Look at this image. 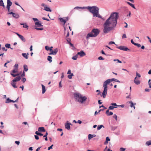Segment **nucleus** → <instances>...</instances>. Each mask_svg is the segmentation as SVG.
Segmentation results:
<instances>
[{
  "label": "nucleus",
  "mask_w": 151,
  "mask_h": 151,
  "mask_svg": "<svg viewBox=\"0 0 151 151\" xmlns=\"http://www.w3.org/2000/svg\"><path fill=\"white\" fill-rule=\"evenodd\" d=\"M35 25H37V27H42L43 25H42L40 22L38 21L35 22Z\"/></svg>",
  "instance_id": "18"
},
{
  "label": "nucleus",
  "mask_w": 151,
  "mask_h": 151,
  "mask_svg": "<svg viewBox=\"0 0 151 151\" xmlns=\"http://www.w3.org/2000/svg\"><path fill=\"white\" fill-rule=\"evenodd\" d=\"M0 6H4V3L3 1V0H1L0 1Z\"/></svg>",
  "instance_id": "35"
},
{
  "label": "nucleus",
  "mask_w": 151,
  "mask_h": 151,
  "mask_svg": "<svg viewBox=\"0 0 151 151\" xmlns=\"http://www.w3.org/2000/svg\"><path fill=\"white\" fill-rule=\"evenodd\" d=\"M71 73H72L71 72V70L70 69L68 70L67 73L68 74H71Z\"/></svg>",
  "instance_id": "64"
},
{
  "label": "nucleus",
  "mask_w": 151,
  "mask_h": 151,
  "mask_svg": "<svg viewBox=\"0 0 151 151\" xmlns=\"http://www.w3.org/2000/svg\"><path fill=\"white\" fill-rule=\"evenodd\" d=\"M129 103L130 104V107L132 108L133 107L134 109H135V106H134L136 104V103H133L132 101H130L129 102Z\"/></svg>",
  "instance_id": "19"
},
{
  "label": "nucleus",
  "mask_w": 151,
  "mask_h": 151,
  "mask_svg": "<svg viewBox=\"0 0 151 151\" xmlns=\"http://www.w3.org/2000/svg\"><path fill=\"white\" fill-rule=\"evenodd\" d=\"M126 149L124 148L123 147H121L120 148L119 150L120 151H125Z\"/></svg>",
  "instance_id": "49"
},
{
  "label": "nucleus",
  "mask_w": 151,
  "mask_h": 151,
  "mask_svg": "<svg viewBox=\"0 0 151 151\" xmlns=\"http://www.w3.org/2000/svg\"><path fill=\"white\" fill-rule=\"evenodd\" d=\"M111 105H112V106H115V107H118V105H117V104H116V103H111Z\"/></svg>",
  "instance_id": "42"
},
{
  "label": "nucleus",
  "mask_w": 151,
  "mask_h": 151,
  "mask_svg": "<svg viewBox=\"0 0 151 151\" xmlns=\"http://www.w3.org/2000/svg\"><path fill=\"white\" fill-rule=\"evenodd\" d=\"M38 131L40 132H45V130L44 127H40L38 129Z\"/></svg>",
  "instance_id": "15"
},
{
  "label": "nucleus",
  "mask_w": 151,
  "mask_h": 151,
  "mask_svg": "<svg viewBox=\"0 0 151 151\" xmlns=\"http://www.w3.org/2000/svg\"><path fill=\"white\" fill-rule=\"evenodd\" d=\"M130 6H131V7H132L133 8L135 9L136 8L134 6V4H130Z\"/></svg>",
  "instance_id": "57"
},
{
  "label": "nucleus",
  "mask_w": 151,
  "mask_h": 151,
  "mask_svg": "<svg viewBox=\"0 0 151 151\" xmlns=\"http://www.w3.org/2000/svg\"><path fill=\"white\" fill-rule=\"evenodd\" d=\"M35 133L36 134H37V135H39V136H43V134L41 133L38 132L37 131H36Z\"/></svg>",
  "instance_id": "33"
},
{
  "label": "nucleus",
  "mask_w": 151,
  "mask_h": 151,
  "mask_svg": "<svg viewBox=\"0 0 151 151\" xmlns=\"http://www.w3.org/2000/svg\"><path fill=\"white\" fill-rule=\"evenodd\" d=\"M100 31L98 29H93L90 33H88L86 36V39L89 37H95L99 34Z\"/></svg>",
  "instance_id": "4"
},
{
  "label": "nucleus",
  "mask_w": 151,
  "mask_h": 151,
  "mask_svg": "<svg viewBox=\"0 0 151 151\" xmlns=\"http://www.w3.org/2000/svg\"><path fill=\"white\" fill-rule=\"evenodd\" d=\"M12 16L14 18H15L16 19H17L19 18V15L18 14H16L15 13H14L12 15Z\"/></svg>",
  "instance_id": "25"
},
{
  "label": "nucleus",
  "mask_w": 151,
  "mask_h": 151,
  "mask_svg": "<svg viewBox=\"0 0 151 151\" xmlns=\"http://www.w3.org/2000/svg\"><path fill=\"white\" fill-rule=\"evenodd\" d=\"M74 95L76 101L81 104L83 103L87 99L86 96H82L79 93H75Z\"/></svg>",
  "instance_id": "3"
},
{
  "label": "nucleus",
  "mask_w": 151,
  "mask_h": 151,
  "mask_svg": "<svg viewBox=\"0 0 151 151\" xmlns=\"http://www.w3.org/2000/svg\"><path fill=\"white\" fill-rule=\"evenodd\" d=\"M78 56V55H77V54L75 56H73L72 58V59L73 60H76L77 59Z\"/></svg>",
  "instance_id": "34"
},
{
  "label": "nucleus",
  "mask_w": 151,
  "mask_h": 151,
  "mask_svg": "<svg viewBox=\"0 0 151 151\" xmlns=\"http://www.w3.org/2000/svg\"><path fill=\"white\" fill-rule=\"evenodd\" d=\"M47 60L49 61L50 63H51L52 62V57L51 56H49L47 57Z\"/></svg>",
  "instance_id": "27"
},
{
  "label": "nucleus",
  "mask_w": 151,
  "mask_h": 151,
  "mask_svg": "<svg viewBox=\"0 0 151 151\" xmlns=\"http://www.w3.org/2000/svg\"><path fill=\"white\" fill-rule=\"evenodd\" d=\"M116 48L120 50L127 52H129L130 51V50L127 47L124 46H120L119 47H117Z\"/></svg>",
  "instance_id": "5"
},
{
  "label": "nucleus",
  "mask_w": 151,
  "mask_h": 151,
  "mask_svg": "<svg viewBox=\"0 0 151 151\" xmlns=\"http://www.w3.org/2000/svg\"><path fill=\"white\" fill-rule=\"evenodd\" d=\"M111 82V79H108L104 82L103 85V87L107 88V85L109 84Z\"/></svg>",
  "instance_id": "6"
},
{
  "label": "nucleus",
  "mask_w": 151,
  "mask_h": 151,
  "mask_svg": "<svg viewBox=\"0 0 151 151\" xmlns=\"http://www.w3.org/2000/svg\"><path fill=\"white\" fill-rule=\"evenodd\" d=\"M5 46L6 47L9 48H10V44H6L5 45Z\"/></svg>",
  "instance_id": "40"
},
{
  "label": "nucleus",
  "mask_w": 151,
  "mask_h": 151,
  "mask_svg": "<svg viewBox=\"0 0 151 151\" xmlns=\"http://www.w3.org/2000/svg\"><path fill=\"white\" fill-rule=\"evenodd\" d=\"M34 136H35V138L36 139L38 140L39 139V137L38 136V135H35Z\"/></svg>",
  "instance_id": "59"
},
{
  "label": "nucleus",
  "mask_w": 151,
  "mask_h": 151,
  "mask_svg": "<svg viewBox=\"0 0 151 151\" xmlns=\"http://www.w3.org/2000/svg\"><path fill=\"white\" fill-rule=\"evenodd\" d=\"M135 45L137 46L138 47H141V45L139 44L136 43L135 44Z\"/></svg>",
  "instance_id": "55"
},
{
  "label": "nucleus",
  "mask_w": 151,
  "mask_h": 151,
  "mask_svg": "<svg viewBox=\"0 0 151 151\" xmlns=\"http://www.w3.org/2000/svg\"><path fill=\"white\" fill-rule=\"evenodd\" d=\"M104 90L102 92V96L104 98L106 97V96L107 94V88H104Z\"/></svg>",
  "instance_id": "8"
},
{
  "label": "nucleus",
  "mask_w": 151,
  "mask_h": 151,
  "mask_svg": "<svg viewBox=\"0 0 151 151\" xmlns=\"http://www.w3.org/2000/svg\"><path fill=\"white\" fill-rule=\"evenodd\" d=\"M110 139L108 137H107L106 138V142L107 143H108V141H110Z\"/></svg>",
  "instance_id": "46"
},
{
  "label": "nucleus",
  "mask_w": 151,
  "mask_h": 151,
  "mask_svg": "<svg viewBox=\"0 0 151 151\" xmlns=\"http://www.w3.org/2000/svg\"><path fill=\"white\" fill-rule=\"evenodd\" d=\"M14 68L18 69V65L17 64H15L14 65Z\"/></svg>",
  "instance_id": "45"
},
{
  "label": "nucleus",
  "mask_w": 151,
  "mask_h": 151,
  "mask_svg": "<svg viewBox=\"0 0 151 151\" xmlns=\"http://www.w3.org/2000/svg\"><path fill=\"white\" fill-rule=\"evenodd\" d=\"M42 93L44 94L46 91L45 86L43 84H42Z\"/></svg>",
  "instance_id": "22"
},
{
  "label": "nucleus",
  "mask_w": 151,
  "mask_h": 151,
  "mask_svg": "<svg viewBox=\"0 0 151 151\" xmlns=\"http://www.w3.org/2000/svg\"><path fill=\"white\" fill-rule=\"evenodd\" d=\"M148 84L149 86V88H151V80L150 79L148 81Z\"/></svg>",
  "instance_id": "44"
},
{
  "label": "nucleus",
  "mask_w": 151,
  "mask_h": 151,
  "mask_svg": "<svg viewBox=\"0 0 151 151\" xmlns=\"http://www.w3.org/2000/svg\"><path fill=\"white\" fill-rule=\"evenodd\" d=\"M89 11L93 14V17H96L100 18H102V17L99 14V8L96 6L86 7Z\"/></svg>",
  "instance_id": "2"
},
{
  "label": "nucleus",
  "mask_w": 151,
  "mask_h": 151,
  "mask_svg": "<svg viewBox=\"0 0 151 151\" xmlns=\"http://www.w3.org/2000/svg\"><path fill=\"white\" fill-rule=\"evenodd\" d=\"M74 76V75L73 74V73H71L68 76V77L69 79H70L72 78V77Z\"/></svg>",
  "instance_id": "32"
},
{
  "label": "nucleus",
  "mask_w": 151,
  "mask_h": 151,
  "mask_svg": "<svg viewBox=\"0 0 151 151\" xmlns=\"http://www.w3.org/2000/svg\"><path fill=\"white\" fill-rule=\"evenodd\" d=\"M25 76V72L23 71L21 75V77H24Z\"/></svg>",
  "instance_id": "62"
},
{
  "label": "nucleus",
  "mask_w": 151,
  "mask_h": 151,
  "mask_svg": "<svg viewBox=\"0 0 151 151\" xmlns=\"http://www.w3.org/2000/svg\"><path fill=\"white\" fill-rule=\"evenodd\" d=\"M117 108V107L114 106H110L109 107V110H113L114 108Z\"/></svg>",
  "instance_id": "29"
},
{
  "label": "nucleus",
  "mask_w": 151,
  "mask_h": 151,
  "mask_svg": "<svg viewBox=\"0 0 151 151\" xmlns=\"http://www.w3.org/2000/svg\"><path fill=\"white\" fill-rule=\"evenodd\" d=\"M58 48H56L53 51L52 50L51 52L50 53H49V55H55L58 52Z\"/></svg>",
  "instance_id": "7"
},
{
  "label": "nucleus",
  "mask_w": 151,
  "mask_h": 151,
  "mask_svg": "<svg viewBox=\"0 0 151 151\" xmlns=\"http://www.w3.org/2000/svg\"><path fill=\"white\" fill-rule=\"evenodd\" d=\"M96 136V135L95 134H89L88 135V139L89 140L91 138L95 137Z\"/></svg>",
  "instance_id": "17"
},
{
  "label": "nucleus",
  "mask_w": 151,
  "mask_h": 151,
  "mask_svg": "<svg viewBox=\"0 0 151 151\" xmlns=\"http://www.w3.org/2000/svg\"><path fill=\"white\" fill-rule=\"evenodd\" d=\"M77 55H79L80 57H82L86 55V53L83 50H81L80 52H78Z\"/></svg>",
  "instance_id": "9"
},
{
  "label": "nucleus",
  "mask_w": 151,
  "mask_h": 151,
  "mask_svg": "<svg viewBox=\"0 0 151 151\" xmlns=\"http://www.w3.org/2000/svg\"><path fill=\"white\" fill-rule=\"evenodd\" d=\"M53 146V145H52L48 147V150H50V149H51L52 148V147Z\"/></svg>",
  "instance_id": "63"
},
{
  "label": "nucleus",
  "mask_w": 151,
  "mask_h": 151,
  "mask_svg": "<svg viewBox=\"0 0 151 151\" xmlns=\"http://www.w3.org/2000/svg\"><path fill=\"white\" fill-rule=\"evenodd\" d=\"M111 79V81H113L117 82H119V83L120 82V81H119L118 80L115 79V78H112V79Z\"/></svg>",
  "instance_id": "36"
},
{
  "label": "nucleus",
  "mask_w": 151,
  "mask_h": 151,
  "mask_svg": "<svg viewBox=\"0 0 151 151\" xmlns=\"http://www.w3.org/2000/svg\"><path fill=\"white\" fill-rule=\"evenodd\" d=\"M21 79V77L20 76H19L18 77H17L15 78H14L12 80V82H15L19 81Z\"/></svg>",
  "instance_id": "12"
},
{
  "label": "nucleus",
  "mask_w": 151,
  "mask_h": 151,
  "mask_svg": "<svg viewBox=\"0 0 151 151\" xmlns=\"http://www.w3.org/2000/svg\"><path fill=\"white\" fill-rule=\"evenodd\" d=\"M86 7H79V6H76L74 8V9H85Z\"/></svg>",
  "instance_id": "31"
},
{
  "label": "nucleus",
  "mask_w": 151,
  "mask_h": 151,
  "mask_svg": "<svg viewBox=\"0 0 151 151\" xmlns=\"http://www.w3.org/2000/svg\"><path fill=\"white\" fill-rule=\"evenodd\" d=\"M101 111H102V110L101 109H100V110H99V112H97L96 111L95 112V115H96V114H98L99 113H100V112Z\"/></svg>",
  "instance_id": "48"
},
{
  "label": "nucleus",
  "mask_w": 151,
  "mask_h": 151,
  "mask_svg": "<svg viewBox=\"0 0 151 151\" xmlns=\"http://www.w3.org/2000/svg\"><path fill=\"white\" fill-rule=\"evenodd\" d=\"M22 81L24 83L26 81V79L24 78H23L22 79Z\"/></svg>",
  "instance_id": "61"
},
{
  "label": "nucleus",
  "mask_w": 151,
  "mask_h": 151,
  "mask_svg": "<svg viewBox=\"0 0 151 151\" xmlns=\"http://www.w3.org/2000/svg\"><path fill=\"white\" fill-rule=\"evenodd\" d=\"M35 29L37 30H43V28H36Z\"/></svg>",
  "instance_id": "60"
},
{
  "label": "nucleus",
  "mask_w": 151,
  "mask_h": 151,
  "mask_svg": "<svg viewBox=\"0 0 151 151\" xmlns=\"http://www.w3.org/2000/svg\"><path fill=\"white\" fill-rule=\"evenodd\" d=\"M18 69L14 68L11 72L13 73H16L18 72Z\"/></svg>",
  "instance_id": "30"
},
{
  "label": "nucleus",
  "mask_w": 151,
  "mask_h": 151,
  "mask_svg": "<svg viewBox=\"0 0 151 151\" xmlns=\"http://www.w3.org/2000/svg\"><path fill=\"white\" fill-rule=\"evenodd\" d=\"M14 4L16 5H17V6H20L22 9L24 11H25V10L17 2H15V3H14Z\"/></svg>",
  "instance_id": "41"
},
{
  "label": "nucleus",
  "mask_w": 151,
  "mask_h": 151,
  "mask_svg": "<svg viewBox=\"0 0 151 151\" xmlns=\"http://www.w3.org/2000/svg\"><path fill=\"white\" fill-rule=\"evenodd\" d=\"M65 19H64L63 18H60L59 19L60 22H63L65 24L66 21L68 20V18L67 17H65Z\"/></svg>",
  "instance_id": "11"
},
{
  "label": "nucleus",
  "mask_w": 151,
  "mask_h": 151,
  "mask_svg": "<svg viewBox=\"0 0 151 151\" xmlns=\"http://www.w3.org/2000/svg\"><path fill=\"white\" fill-rule=\"evenodd\" d=\"M14 73H12V72H10V74L12 75V76L14 77H15L17 76L16 74H14Z\"/></svg>",
  "instance_id": "43"
},
{
  "label": "nucleus",
  "mask_w": 151,
  "mask_h": 151,
  "mask_svg": "<svg viewBox=\"0 0 151 151\" xmlns=\"http://www.w3.org/2000/svg\"><path fill=\"white\" fill-rule=\"evenodd\" d=\"M113 44H114L115 45H116V44H115V42H114L111 41V42H110L109 43V45Z\"/></svg>",
  "instance_id": "58"
},
{
  "label": "nucleus",
  "mask_w": 151,
  "mask_h": 151,
  "mask_svg": "<svg viewBox=\"0 0 151 151\" xmlns=\"http://www.w3.org/2000/svg\"><path fill=\"white\" fill-rule=\"evenodd\" d=\"M113 117L115 119L116 121H117V116L116 114H114V115L113 116Z\"/></svg>",
  "instance_id": "47"
},
{
  "label": "nucleus",
  "mask_w": 151,
  "mask_h": 151,
  "mask_svg": "<svg viewBox=\"0 0 151 151\" xmlns=\"http://www.w3.org/2000/svg\"><path fill=\"white\" fill-rule=\"evenodd\" d=\"M102 127L104 128V127L102 125H98L97 127V130H100Z\"/></svg>",
  "instance_id": "28"
},
{
  "label": "nucleus",
  "mask_w": 151,
  "mask_h": 151,
  "mask_svg": "<svg viewBox=\"0 0 151 151\" xmlns=\"http://www.w3.org/2000/svg\"><path fill=\"white\" fill-rule=\"evenodd\" d=\"M146 144L147 146L151 145V140L147 141L146 142Z\"/></svg>",
  "instance_id": "37"
},
{
  "label": "nucleus",
  "mask_w": 151,
  "mask_h": 151,
  "mask_svg": "<svg viewBox=\"0 0 151 151\" xmlns=\"http://www.w3.org/2000/svg\"><path fill=\"white\" fill-rule=\"evenodd\" d=\"M23 68H24V72H27L28 71V66L26 65H23Z\"/></svg>",
  "instance_id": "20"
},
{
  "label": "nucleus",
  "mask_w": 151,
  "mask_h": 151,
  "mask_svg": "<svg viewBox=\"0 0 151 151\" xmlns=\"http://www.w3.org/2000/svg\"><path fill=\"white\" fill-rule=\"evenodd\" d=\"M119 17V13L114 12L111 13L109 17L106 20L103 24V31L104 33H107L114 29L117 24V19Z\"/></svg>",
  "instance_id": "1"
},
{
  "label": "nucleus",
  "mask_w": 151,
  "mask_h": 151,
  "mask_svg": "<svg viewBox=\"0 0 151 151\" xmlns=\"http://www.w3.org/2000/svg\"><path fill=\"white\" fill-rule=\"evenodd\" d=\"M22 55L23 57H24L26 59H27L28 58V53L26 54V53H23L22 54Z\"/></svg>",
  "instance_id": "26"
},
{
  "label": "nucleus",
  "mask_w": 151,
  "mask_h": 151,
  "mask_svg": "<svg viewBox=\"0 0 151 151\" xmlns=\"http://www.w3.org/2000/svg\"><path fill=\"white\" fill-rule=\"evenodd\" d=\"M109 110L108 109L106 111V114L108 116H111L113 114V113L111 111L109 112Z\"/></svg>",
  "instance_id": "16"
},
{
  "label": "nucleus",
  "mask_w": 151,
  "mask_h": 151,
  "mask_svg": "<svg viewBox=\"0 0 151 151\" xmlns=\"http://www.w3.org/2000/svg\"><path fill=\"white\" fill-rule=\"evenodd\" d=\"M122 38L123 39L126 38L127 37L126 35L125 34H124L122 36Z\"/></svg>",
  "instance_id": "56"
},
{
  "label": "nucleus",
  "mask_w": 151,
  "mask_h": 151,
  "mask_svg": "<svg viewBox=\"0 0 151 151\" xmlns=\"http://www.w3.org/2000/svg\"><path fill=\"white\" fill-rule=\"evenodd\" d=\"M11 100L8 98L6 99L5 102L6 103H9L11 102Z\"/></svg>",
  "instance_id": "38"
},
{
  "label": "nucleus",
  "mask_w": 151,
  "mask_h": 151,
  "mask_svg": "<svg viewBox=\"0 0 151 151\" xmlns=\"http://www.w3.org/2000/svg\"><path fill=\"white\" fill-rule=\"evenodd\" d=\"M116 127H113L112 126H111V129L112 130H115L116 129Z\"/></svg>",
  "instance_id": "50"
},
{
  "label": "nucleus",
  "mask_w": 151,
  "mask_h": 151,
  "mask_svg": "<svg viewBox=\"0 0 151 151\" xmlns=\"http://www.w3.org/2000/svg\"><path fill=\"white\" fill-rule=\"evenodd\" d=\"M137 77H136L134 79V82L136 85H138L140 84V81L139 80H137Z\"/></svg>",
  "instance_id": "13"
},
{
  "label": "nucleus",
  "mask_w": 151,
  "mask_h": 151,
  "mask_svg": "<svg viewBox=\"0 0 151 151\" xmlns=\"http://www.w3.org/2000/svg\"><path fill=\"white\" fill-rule=\"evenodd\" d=\"M45 49L46 50L48 51V50H50V51L51 52V51H52V48H53V47L51 46L50 47H49L47 46H45Z\"/></svg>",
  "instance_id": "14"
},
{
  "label": "nucleus",
  "mask_w": 151,
  "mask_h": 151,
  "mask_svg": "<svg viewBox=\"0 0 151 151\" xmlns=\"http://www.w3.org/2000/svg\"><path fill=\"white\" fill-rule=\"evenodd\" d=\"M18 99H19V97H18V98L15 101H13V100H11V102H12L14 103V102H17L18 101Z\"/></svg>",
  "instance_id": "52"
},
{
  "label": "nucleus",
  "mask_w": 151,
  "mask_h": 151,
  "mask_svg": "<svg viewBox=\"0 0 151 151\" xmlns=\"http://www.w3.org/2000/svg\"><path fill=\"white\" fill-rule=\"evenodd\" d=\"M44 9L47 12H51L52 11L50 8L47 6H45Z\"/></svg>",
  "instance_id": "21"
},
{
  "label": "nucleus",
  "mask_w": 151,
  "mask_h": 151,
  "mask_svg": "<svg viewBox=\"0 0 151 151\" xmlns=\"http://www.w3.org/2000/svg\"><path fill=\"white\" fill-rule=\"evenodd\" d=\"M14 82L12 83L11 84L12 86L14 88H16L17 86L15 85V84L14 83Z\"/></svg>",
  "instance_id": "39"
},
{
  "label": "nucleus",
  "mask_w": 151,
  "mask_h": 151,
  "mask_svg": "<svg viewBox=\"0 0 151 151\" xmlns=\"http://www.w3.org/2000/svg\"><path fill=\"white\" fill-rule=\"evenodd\" d=\"M32 19L35 21H37V22H38L39 21V20L38 19H37V18H32Z\"/></svg>",
  "instance_id": "54"
},
{
  "label": "nucleus",
  "mask_w": 151,
  "mask_h": 151,
  "mask_svg": "<svg viewBox=\"0 0 151 151\" xmlns=\"http://www.w3.org/2000/svg\"><path fill=\"white\" fill-rule=\"evenodd\" d=\"M98 59L99 60H104V58L102 57L101 56H100L99 57Z\"/></svg>",
  "instance_id": "53"
},
{
  "label": "nucleus",
  "mask_w": 151,
  "mask_h": 151,
  "mask_svg": "<svg viewBox=\"0 0 151 151\" xmlns=\"http://www.w3.org/2000/svg\"><path fill=\"white\" fill-rule=\"evenodd\" d=\"M12 3L10 0H7V4L6 6H12Z\"/></svg>",
  "instance_id": "23"
},
{
  "label": "nucleus",
  "mask_w": 151,
  "mask_h": 151,
  "mask_svg": "<svg viewBox=\"0 0 151 151\" xmlns=\"http://www.w3.org/2000/svg\"><path fill=\"white\" fill-rule=\"evenodd\" d=\"M19 37L23 42H25V39L22 35H21Z\"/></svg>",
  "instance_id": "24"
},
{
  "label": "nucleus",
  "mask_w": 151,
  "mask_h": 151,
  "mask_svg": "<svg viewBox=\"0 0 151 151\" xmlns=\"http://www.w3.org/2000/svg\"><path fill=\"white\" fill-rule=\"evenodd\" d=\"M70 125H72V124L70 123H65V128L67 129H70Z\"/></svg>",
  "instance_id": "10"
},
{
  "label": "nucleus",
  "mask_w": 151,
  "mask_h": 151,
  "mask_svg": "<svg viewBox=\"0 0 151 151\" xmlns=\"http://www.w3.org/2000/svg\"><path fill=\"white\" fill-rule=\"evenodd\" d=\"M6 8L8 10V12H10V6H6Z\"/></svg>",
  "instance_id": "51"
}]
</instances>
